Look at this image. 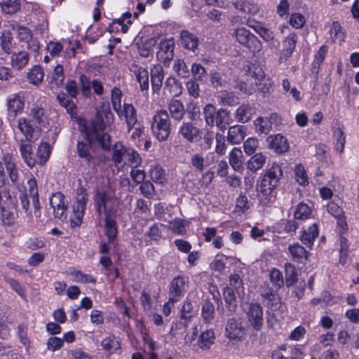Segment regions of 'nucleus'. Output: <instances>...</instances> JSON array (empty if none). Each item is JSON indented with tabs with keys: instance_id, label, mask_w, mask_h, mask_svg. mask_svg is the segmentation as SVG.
<instances>
[{
	"instance_id": "22",
	"label": "nucleus",
	"mask_w": 359,
	"mask_h": 359,
	"mask_svg": "<svg viewBox=\"0 0 359 359\" xmlns=\"http://www.w3.org/2000/svg\"><path fill=\"white\" fill-rule=\"evenodd\" d=\"M252 76L255 79V85L258 89L265 93L269 91L271 84L268 79L266 78V74L262 67L257 66L254 67Z\"/></svg>"
},
{
	"instance_id": "26",
	"label": "nucleus",
	"mask_w": 359,
	"mask_h": 359,
	"mask_svg": "<svg viewBox=\"0 0 359 359\" xmlns=\"http://www.w3.org/2000/svg\"><path fill=\"white\" fill-rule=\"evenodd\" d=\"M246 135L245 128L243 126H233L229 128L227 141L233 144H240Z\"/></svg>"
},
{
	"instance_id": "27",
	"label": "nucleus",
	"mask_w": 359,
	"mask_h": 359,
	"mask_svg": "<svg viewBox=\"0 0 359 359\" xmlns=\"http://www.w3.org/2000/svg\"><path fill=\"white\" fill-rule=\"evenodd\" d=\"M29 116L36 123L41 125L46 122L47 116L41 103H34L31 105Z\"/></svg>"
},
{
	"instance_id": "9",
	"label": "nucleus",
	"mask_w": 359,
	"mask_h": 359,
	"mask_svg": "<svg viewBox=\"0 0 359 359\" xmlns=\"http://www.w3.org/2000/svg\"><path fill=\"white\" fill-rule=\"evenodd\" d=\"M238 280L241 282L242 286H243V280L241 279L238 274H232L229 278V285L224 288L223 297L226 306L228 311L231 313H234L237 308V301L236 294H237V290L233 283Z\"/></svg>"
},
{
	"instance_id": "60",
	"label": "nucleus",
	"mask_w": 359,
	"mask_h": 359,
	"mask_svg": "<svg viewBox=\"0 0 359 359\" xmlns=\"http://www.w3.org/2000/svg\"><path fill=\"white\" fill-rule=\"evenodd\" d=\"M74 280L82 283H95L96 279L90 274H86L81 271H74L71 273Z\"/></svg>"
},
{
	"instance_id": "38",
	"label": "nucleus",
	"mask_w": 359,
	"mask_h": 359,
	"mask_svg": "<svg viewBox=\"0 0 359 359\" xmlns=\"http://www.w3.org/2000/svg\"><path fill=\"white\" fill-rule=\"evenodd\" d=\"M65 79L64 68L61 65L58 64L55 66L51 73L50 83L55 85L56 87H60L64 84Z\"/></svg>"
},
{
	"instance_id": "2",
	"label": "nucleus",
	"mask_w": 359,
	"mask_h": 359,
	"mask_svg": "<svg viewBox=\"0 0 359 359\" xmlns=\"http://www.w3.org/2000/svg\"><path fill=\"white\" fill-rule=\"evenodd\" d=\"M282 176L280 166L274 163L259 177L257 181L258 196L264 203L273 201V192L278 186Z\"/></svg>"
},
{
	"instance_id": "4",
	"label": "nucleus",
	"mask_w": 359,
	"mask_h": 359,
	"mask_svg": "<svg viewBox=\"0 0 359 359\" xmlns=\"http://www.w3.org/2000/svg\"><path fill=\"white\" fill-rule=\"evenodd\" d=\"M32 142H27L26 140H18L21 158L30 168H34L36 164L43 165L50 154V144L48 142H41L38 147L37 152L35 154L33 151Z\"/></svg>"
},
{
	"instance_id": "14",
	"label": "nucleus",
	"mask_w": 359,
	"mask_h": 359,
	"mask_svg": "<svg viewBox=\"0 0 359 359\" xmlns=\"http://www.w3.org/2000/svg\"><path fill=\"white\" fill-rule=\"evenodd\" d=\"M18 128L24 135L27 142H35L39 136L38 127L34 126L31 120L26 118H20L18 121Z\"/></svg>"
},
{
	"instance_id": "42",
	"label": "nucleus",
	"mask_w": 359,
	"mask_h": 359,
	"mask_svg": "<svg viewBox=\"0 0 359 359\" xmlns=\"http://www.w3.org/2000/svg\"><path fill=\"white\" fill-rule=\"evenodd\" d=\"M149 176L154 182L158 184H163L166 180L165 171L158 164L155 163L151 165Z\"/></svg>"
},
{
	"instance_id": "7",
	"label": "nucleus",
	"mask_w": 359,
	"mask_h": 359,
	"mask_svg": "<svg viewBox=\"0 0 359 359\" xmlns=\"http://www.w3.org/2000/svg\"><path fill=\"white\" fill-rule=\"evenodd\" d=\"M232 36L236 41L255 56L262 50V44L260 40L245 27H238L232 33Z\"/></svg>"
},
{
	"instance_id": "40",
	"label": "nucleus",
	"mask_w": 359,
	"mask_h": 359,
	"mask_svg": "<svg viewBox=\"0 0 359 359\" xmlns=\"http://www.w3.org/2000/svg\"><path fill=\"white\" fill-rule=\"evenodd\" d=\"M266 163V156L262 153H257L248 161V168L252 172L261 169Z\"/></svg>"
},
{
	"instance_id": "18",
	"label": "nucleus",
	"mask_w": 359,
	"mask_h": 359,
	"mask_svg": "<svg viewBox=\"0 0 359 359\" xmlns=\"http://www.w3.org/2000/svg\"><path fill=\"white\" fill-rule=\"evenodd\" d=\"M88 142H90L88 141ZM93 144L78 142L76 144V152L79 157L81 159V163L83 165L90 166L95 165V158L90 152V147Z\"/></svg>"
},
{
	"instance_id": "53",
	"label": "nucleus",
	"mask_w": 359,
	"mask_h": 359,
	"mask_svg": "<svg viewBox=\"0 0 359 359\" xmlns=\"http://www.w3.org/2000/svg\"><path fill=\"white\" fill-rule=\"evenodd\" d=\"M330 32L333 41H338L339 43L344 41L345 34L342 31V27L338 22H332Z\"/></svg>"
},
{
	"instance_id": "20",
	"label": "nucleus",
	"mask_w": 359,
	"mask_h": 359,
	"mask_svg": "<svg viewBox=\"0 0 359 359\" xmlns=\"http://www.w3.org/2000/svg\"><path fill=\"white\" fill-rule=\"evenodd\" d=\"M151 83L154 93H158L164 79V69L161 65H154L150 69Z\"/></svg>"
},
{
	"instance_id": "63",
	"label": "nucleus",
	"mask_w": 359,
	"mask_h": 359,
	"mask_svg": "<svg viewBox=\"0 0 359 359\" xmlns=\"http://www.w3.org/2000/svg\"><path fill=\"white\" fill-rule=\"evenodd\" d=\"M259 147V141L257 138L250 137L243 143L244 151L248 155L253 154Z\"/></svg>"
},
{
	"instance_id": "48",
	"label": "nucleus",
	"mask_w": 359,
	"mask_h": 359,
	"mask_svg": "<svg viewBox=\"0 0 359 359\" xmlns=\"http://www.w3.org/2000/svg\"><path fill=\"white\" fill-rule=\"evenodd\" d=\"M174 72L180 77L187 79L189 76V69L184 60L182 59H177L173 64Z\"/></svg>"
},
{
	"instance_id": "36",
	"label": "nucleus",
	"mask_w": 359,
	"mask_h": 359,
	"mask_svg": "<svg viewBox=\"0 0 359 359\" xmlns=\"http://www.w3.org/2000/svg\"><path fill=\"white\" fill-rule=\"evenodd\" d=\"M256 33L258 34L263 40L269 43L270 49L277 48L278 42L275 39L274 34L271 29L262 25V27H257Z\"/></svg>"
},
{
	"instance_id": "62",
	"label": "nucleus",
	"mask_w": 359,
	"mask_h": 359,
	"mask_svg": "<svg viewBox=\"0 0 359 359\" xmlns=\"http://www.w3.org/2000/svg\"><path fill=\"white\" fill-rule=\"evenodd\" d=\"M294 175L296 181L302 186L308 184V177L303 166L298 165L294 169Z\"/></svg>"
},
{
	"instance_id": "64",
	"label": "nucleus",
	"mask_w": 359,
	"mask_h": 359,
	"mask_svg": "<svg viewBox=\"0 0 359 359\" xmlns=\"http://www.w3.org/2000/svg\"><path fill=\"white\" fill-rule=\"evenodd\" d=\"M270 280L277 288H280L284 285V280L281 272L276 269H273L269 273Z\"/></svg>"
},
{
	"instance_id": "11",
	"label": "nucleus",
	"mask_w": 359,
	"mask_h": 359,
	"mask_svg": "<svg viewBox=\"0 0 359 359\" xmlns=\"http://www.w3.org/2000/svg\"><path fill=\"white\" fill-rule=\"evenodd\" d=\"M88 201V194L86 190L82 187L77 189L76 201L73 205V212L76 219L74 222L76 225L81 223Z\"/></svg>"
},
{
	"instance_id": "47",
	"label": "nucleus",
	"mask_w": 359,
	"mask_h": 359,
	"mask_svg": "<svg viewBox=\"0 0 359 359\" xmlns=\"http://www.w3.org/2000/svg\"><path fill=\"white\" fill-rule=\"evenodd\" d=\"M44 72L42 68L39 65L33 67L27 73V79L29 83L38 85L43 79Z\"/></svg>"
},
{
	"instance_id": "16",
	"label": "nucleus",
	"mask_w": 359,
	"mask_h": 359,
	"mask_svg": "<svg viewBox=\"0 0 359 359\" xmlns=\"http://www.w3.org/2000/svg\"><path fill=\"white\" fill-rule=\"evenodd\" d=\"M116 113L120 118L123 117L128 132L131 131L137 123V111L134 106L132 104L124 103Z\"/></svg>"
},
{
	"instance_id": "57",
	"label": "nucleus",
	"mask_w": 359,
	"mask_h": 359,
	"mask_svg": "<svg viewBox=\"0 0 359 359\" xmlns=\"http://www.w3.org/2000/svg\"><path fill=\"white\" fill-rule=\"evenodd\" d=\"M1 47L3 51L10 54L13 51V37L10 32H4L1 37Z\"/></svg>"
},
{
	"instance_id": "17",
	"label": "nucleus",
	"mask_w": 359,
	"mask_h": 359,
	"mask_svg": "<svg viewBox=\"0 0 359 359\" xmlns=\"http://www.w3.org/2000/svg\"><path fill=\"white\" fill-rule=\"evenodd\" d=\"M50 205L53 209L55 217L60 219L65 218L67 203L62 193L56 192L53 194L50 198Z\"/></svg>"
},
{
	"instance_id": "6",
	"label": "nucleus",
	"mask_w": 359,
	"mask_h": 359,
	"mask_svg": "<svg viewBox=\"0 0 359 359\" xmlns=\"http://www.w3.org/2000/svg\"><path fill=\"white\" fill-rule=\"evenodd\" d=\"M151 130L154 135L159 141H165L168 138L171 130V122L166 110L161 109L154 115Z\"/></svg>"
},
{
	"instance_id": "35",
	"label": "nucleus",
	"mask_w": 359,
	"mask_h": 359,
	"mask_svg": "<svg viewBox=\"0 0 359 359\" xmlns=\"http://www.w3.org/2000/svg\"><path fill=\"white\" fill-rule=\"evenodd\" d=\"M255 114V109L249 104L240 106L236 111L235 117L238 121L247 123Z\"/></svg>"
},
{
	"instance_id": "15",
	"label": "nucleus",
	"mask_w": 359,
	"mask_h": 359,
	"mask_svg": "<svg viewBox=\"0 0 359 359\" xmlns=\"http://www.w3.org/2000/svg\"><path fill=\"white\" fill-rule=\"evenodd\" d=\"M178 134L190 143L196 142L201 138V130L191 122H183Z\"/></svg>"
},
{
	"instance_id": "58",
	"label": "nucleus",
	"mask_w": 359,
	"mask_h": 359,
	"mask_svg": "<svg viewBox=\"0 0 359 359\" xmlns=\"http://www.w3.org/2000/svg\"><path fill=\"white\" fill-rule=\"evenodd\" d=\"M5 280L22 299L26 300V290L18 280L11 278H5Z\"/></svg>"
},
{
	"instance_id": "25",
	"label": "nucleus",
	"mask_w": 359,
	"mask_h": 359,
	"mask_svg": "<svg viewBox=\"0 0 359 359\" xmlns=\"http://www.w3.org/2000/svg\"><path fill=\"white\" fill-rule=\"evenodd\" d=\"M29 55L27 51L15 52L11 57V65L17 70L25 68L29 62Z\"/></svg>"
},
{
	"instance_id": "33",
	"label": "nucleus",
	"mask_w": 359,
	"mask_h": 359,
	"mask_svg": "<svg viewBox=\"0 0 359 359\" xmlns=\"http://www.w3.org/2000/svg\"><path fill=\"white\" fill-rule=\"evenodd\" d=\"M181 43L187 49L194 51L198 45V39L187 30H183L180 34Z\"/></svg>"
},
{
	"instance_id": "24",
	"label": "nucleus",
	"mask_w": 359,
	"mask_h": 359,
	"mask_svg": "<svg viewBox=\"0 0 359 359\" xmlns=\"http://www.w3.org/2000/svg\"><path fill=\"white\" fill-rule=\"evenodd\" d=\"M156 55L158 60L163 63L172 60L174 57V43L171 41L161 42Z\"/></svg>"
},
{
	"instance_id": "51",
	"label": "nucleus",
	"mask_w": 359,
	"mask_h": 359,
	"mask_svg": "<svg viewBox=\"0 0 359 359\" xmlns=\"http://www.w3.org/2000/svg\"><path fill=\"white\" fill-rule=\"evenodd\" d=\"M285 283L287 286L292 285L297 281V271L291 263H285Z\"/></svg>"
},
{
	"instance_id": "59",
	"label": "nucleus",
	"mask_w": 359,
	"mask_h": 359,
	"mask_svg": "<svg viewBox=\"0 0 359 359\" xmlns=\"http://www.w3.org/2000/svg\"><path fill=\"white\" fill-rule=\"evenodd\" d=\"M122 91L117 87H114L111 91V102L113 109L116 111L121 107Z\"/></svg>"
},
{
	"instance_id": "8",
	"label": "nucleus",
	"mask_w": 359,
	"mask_h": 359,
	"mask_svg": "<svg viewBox=\"0 0 359 359\" xmlns=\"http://www.w3.org/2000/svg\"><path fill=\"white\" fill-rule=\"evenodd\" d=\"M246 334V329L239 317H232L227 320L225 327V337L230 341H241Z\"/></svg>"
},
{
	"instance_id": "55",
	"label": "nucleus",
	"mask_w": 359,
	"mask_h": 359,
	"mask_svg": "<svg viewBox=\"0 0 359 359\" xmlns=\"http://www.w3.org/2000/svg\"><path fill=\"white\" fill-rule=\"evenodd\" d=\"M1 221L4 225L7 226H13L16 223V215L15 214L9 210L6 209L3 207L1 210Z\"/></svg>"
},
{
	"instance_id": "10",
	"label": "nucleus",
	"mask_w": 359,
	"mask_h": 359,
	"mask_svg": "<svg viewBox=\"0 0 359 359\" xmlns=\"http://www.w3.org/2000/svg\"><path fill=\"white\" fill-rule=\"evenodd\" d=\"M187 287V278L181 276L174 278L170 284L169 302L172 304L179 302L184 296Z\"/></svg>"
},
{
	"instance_id": "23",
	"label": "nucleus",
	"mask_w": 359,
	"mask_h": 359,
	"mask_svg": "<svg viewBox=\"0 0 359 359\" xmlns=\"http://www.w3.org/2000/svg\"><path fill=\"white\" fill-rule=\"evenodd\" d=\"M130 148L126 147L121 142H116L112 149V160L115 166L118 167L125 164L128 160V151Z\"/></svg>"
},
{
	"instance_id": "61",
	"label": "nucleus",
	"mask_w": 359,
	"mask_h": 359,
	"mask_svg": "<svg viewBox=\"0 0 359 359\" xmlns=\"http://www.w3.org/2000/svg\"><path fill=\"white\" fill-rule=\"evenodd\" d=\"M191 165L199 172L205 169V158L202 154L196 153L191 156L190 159Z\"/></svg>"
},
{
	"instance_id": "19",
	"label": "nucleus",
	"mask_w": 359,
	"mask_h": 359,
	"mask_svg": "<svg viewBox=\"0 0 359 359\" xmlns=\"http://www.w3.org/2000/svg\"><path fill=\"white\" fill-rule=\"evenodd\" d=\"M266 142L269 148L278 154L286 152L290 147L287 139L280 134L269 135Z\"/></svg>"
},
{
	"instance_id": "45",
	"label": "nucleus",
	"mask_w": 359,
	"mask_h": 359,
	"mask_svg": "<svg viewBox=\"0 0 359 359\" xmlns=\"http://www.w3.org/2000/svg\"><path fill=\"white\" fill-rule=\"evenodd\" d=\"M101 346L104 350L108 351L109 354L114 353L120 349V343L114 335H109L105 337L101 341Z\"/></svg>"
},
{
	"instance_id": "44",
	"label": "nucleus",
	"mask_w": 359,
	"mask_h": 359,
	"mask_svg": "<svg viewBox=\"0 0 359 359\" xmlns=\"http://www.w3.org/2000/svg\"><path fill=\"white\" fill-rule=\"evenodd\" d=\"M215 339V332L212 329L204 331L200 335L199 346L201 348L209 349L214 344Z\"/></svg>"
},
{
	"instance_id": "5",
	"label": "nucleus",
	"mask_w": 359,
	"mask_h": 359,
	"mask_svg": "<svg viewBox=\"0 0 359 359\" xmlns=\"http://www.w3.org/2000/svg\"><path fill=\"white\" fill-rule=\"evenodd\" d=\"M116 201L114 191L110 187L96 189L93 196V203L99 216L102 212L105 216L110 215V208Z\"/></svg>"
},
{
	"instance_id": "54",
	"label": "nucleus",
	"mask_w": 359,
	"mask_h": 359,
	"mask_svg": "<svg viewBox=\"0 0 359 359\" xmlns=\"http://www.w3.org/2000/svg\"><path fill=\"white\" fill-rule=\"evenodd\" d=\"M191 72L194 77L193 80L195 81H204L207 79L208 76V74L205 67H203L202 65L199 63L192 64Z\"/></svg>"
},
{
	"instance_id": "13",
	"label": "nucleus",
	"mask_w": 359,
	"mask_h": 359,
	"mask_svg": "<svg viewBox=\"0 0 359 359\" xmlns=\"http://www.w3.org/2000/svg\"><path fill=\"white\" fill-rule=\"evenodd\" d=\"M260 296L261 301L268 310L274 311L279 308L280 304V298L268 285L261 288Z\"/></svg>"
},
{
	"instance_id": "1",
	"label": "nucleus",
	"mask_w": 359,
	"mask_h": 359,
	"mask_svg": "<svg viewBox=\"0 0 359 359\" xmlns=\"http://www.w3.org/2000/svg\"><path fill=\"white\" fill-rule=\"evenodd\" d=\"M113 116L109 110L98 111L95 119L86 128V137L90 144H97L104 150H109L111 147L110 136L104 132L106 126L104 118L109 121Z\"/></svg>"
},
{
	"instance_id": "31",
	"label": "nucleus",
	"mask_w": 359,
	"mask_h": 359,
	"mask_svg": "<svg viewBox=\"0 0 359 359\" xmlns=\"http://www.w3.org/2000/svg\"><path fill=\"white\" fill-rule=\"evenodd\" d=\"M288 250L292 259L298 263H304L308 259L309 252L298 243L290 245Z\"/></svg>"
},
{
	"instance_id": "12",
	"label": "nucleus",
	"mask_w": 359,
	"mask_h": 359,
	"mask_svg": "<svg viewBox=\"0 0 359 359\" xmlns=\"http://www.w3.org/2000/svg\"><path fill=\"white\" fill-rule=\"evenodd\" d=\"M24 106V97L20 93L10 95L6 98L8 119L13 121L18 114L22 112Z\"/></svg>"
},
{
	"instance_id": "56",
	"label": "nucleus",
	"mask_w": 359,
	"mask_h": 359,
	"mask_svg": "<svg viewBox=\"0 0 359 359\" xmlns=\"http://www.w3.org/2000/svg\"><path fill=\"white\" fill-rule=\"evenodd\" d=\"M57 100L60 104L66 109L67 111L69 114H74L76 109V105L72 100H69L68 96L64 93H60L57 95Z\"/></svg>"
},
{
	"instance_id": "3",
	"label": "nucleus",
	"mask_w": 359,
	"mask_h": 359,
	"mask_svg": "<svg viewBox=\"0 0 359 359\" xmlns=\"http://www.w3.org/2000/svg\"><path fill=\"white\" fill-rule=\"evenodd\" d=\"M233 283L236 287L237 296L240 299L241 306L245 313L248 321L250 326L255 330H262L264 325V310L259 303L249 302L245 297V287L242 286L241 282Z\"/></svg>"
},
{
	"instance_id": "43",
	"label": "nucleus",
	"mask_w": 359,
	"mask_h": 359,
	"mask_svg": "<svg viewBox=\"0 0 359 359\" xmlns=\"http://www.w3.org/2000/svg\"><path fill=\"white\" fill-rule=\"evenodd\" d=\"M201 316L206 323H210L215 318V306L210 302H205L201 306Z\"/></svg>"
},
{
	"instance_id": "49",
	"label": "nucleus",
	"mask_w": 359,
	"mask_h": 359,
	"mask_svg": "<svg viewBox=\"0 0 359 359\" xmlns=\"http://www.w3.org/2000/svg\"><path fill=\"white\" fill-rule=\"evenodd\" d=\"M311 215V208L304 203H300L297 206L294 216L296 219L305 220L309 218Z\"/></svg>"
},
{
	"instance_id": "52",
	"label": "nucleus",
	"mask_w": 359,
	"mask_h": 359,
	"mask_svg": "<svg viewBox=\"0 0 359 359\" xmlns=\"http://www.w3.org/2000/svg\"><path fill=\"white\" fill-rule=\"evenodd\" d=\"M135 77L140 83L141 90H147L149 88V73L147 69L145 68L139 69Z\"/></svg>"
},
{
	"instance_id": "21",
	"label": "nucleus",
	"mask_w": 359,
	"mask_h": 359,
	"mask_svg": "<svg viewBox=\"0 0 359 359\" xmlns=\"http://www.w3.org/2000/svg\"><path fill=\"white\" fill-rule=\"evenodd\" d=\"M297 39L298 37L296 34L290 33L283 40V48L280 60H286L292 56L295 49Z\"/></svg>"
},
{
	"instance_id": "37",
	"label": "nucleus",
	"mask_w": 359,
	"mask_h": 359,
	"mask_svg": "<svg viewBox=\"0 0 359 359\" xmlns=\"http://www.w3.org/2000/svg\"><path fill=\"white\" fill-rule=\"evenodd\" d=\"M235 7L248 14L255 15L259 11V7L254 0H241L235 3Z\"/></svg>"
},
{
	"instance_id": "28",
	"label": "nucleus",
	"mask_w": 359,
	"mask_h": 359,
	"mask_svg": "<svg viewBox=\"0 0 359 359\" xmlns=\"http://www.w3.org/2000/svg\"><path fill=\"white\" fill-rule=\"evenodd\" d=\"M318 236V229L316 224L310 226L306 230L302 232L301 242L309 249L313 245V241Z\"/></svg>"
},
{
	"instance_id": "30",
	"label": "nucleus",
	"mask_w": 359,
	"mask_h": 359,
	"mask_svg": "<svg viewBox=\"0 0 359 359\" xmlns=\"http://www.w3.org/2000/svg\"><path fill=\"white\" fill-rule=\"evenodd\" d=\"M164 92H168L172 97L180 96L183 91L182 83L174 76H169L164 83Z\"/></svg>"
},
{
	"instance_id": "32",
	"label": "nucleus",
	"mask_w": 359,
	"mask_h": 359,
	"mask_svg": "<svg viewBox=\"0 0 359 359\" xmlns=\"http://www.w3.org/2000/svg\"><path fill=\"white\" fill-rule=\"evenodd\" d=\"M168 110L171 117L177 121H180L184 114L185 109L182 102L178 100H172L168 104Z\"/></svg>"
},
{
	"instance_id": "46",
	"label": "nucleus",
	"mask_w": 359,
	"mask_h": 359,
	"mask_svg": "<svg viewBox=\"0 0 359 359\" xmlns=\"http://www.w3.org/2000/svg\"><path fill=\"white\" fill-rule=\"evenodd\" d=\"M229 121L230 114L228 111L220 109L217 111L215 125H216L217 128L222 130H224L226 129V126L230 123Z\"/></svg>"
},
{
	"instance_id": "50",
	"label": "nucleus",
	"mask_w": 359,
	"mask_h": 359,
	"mask_svg": "<svg viewBox=\"0 0 359 359\" xmlns=\"http://www.w3.org/2000/svg\"><path fill=\"white\" fill-rule=\"evenodd\" d=\"M217 111L215 107L210 104H206L203 108V114L208 126L211 127L215 126Z\"/></svg>"
},
{
	"instance_id": "34",
	"label": "nucleus",
	"mask_w": 359,
	"mask_h": 359,
	"mask_svg": "<svg viewBox=\"0 0 359 359\" xmlns=\"http://www.w3.org/2000/svg\"><path fill=\"white\" fill-rule=\"evenodd\" d=\"M104 231L108 239V243H114L117 234V227L116 221L111 219L110 215L105 216Z\"/></svg>"
},
{
	"instance_id": "41",
	"label": "nucleus",
	"mask_w": 359,
	"mask_h": 359,
	"mask_svg": "<svg viewBox=\"0 0 359 359\" xmlns=\"http://www.w3.org/2000/svg\"><path fill=\"white\" fill-rule=\"evenodd\" d=\"M255 131L258 134H269L274 129L266 117L259 116L254 121Z\"/></svg>"
},
{
	"instance_id": "39",
	"label": "nucleus",
	"mask_w": 359,
	"mask_h": 359,
	"mask_svg": "<svg viewBox=\"0 0 359 359\" xmlns=\"http://www.w3.org/2000/svg\"><path fill=\"white\" fill-rule=\"evenodd\" d=\"M0 6L4 13L13 15L20 9L19 0H0Z\"/></svg>"
},
{
	"instance_id": "29",
	"label": "nucleus",
	"mask_w": 359,
	"mask_h": 359,
	"mask_svg": "<svg viewBox=\"0 0 359 359\" xmlns=\"http://www.w3.org/2000/svg\"><path fill=\"white\" fill-rule=\"evenodd\" d=\"M230 165L236 172H242L243 170V154L241 149L234 147L229 156Z\"/></svg>"
}]
</instances>
